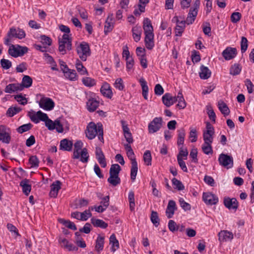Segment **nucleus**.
Returning a JSON list of instances; mask_svg holds the SVG:
<instances>
[{"instance_id": "nucleus-1", "label": "nucleus", "mask_w": 254, "mask_h": 254, "mask_svg": "<svg viewBox=\"0 0 254 254\" xmlns=\"http://www.w3.org/2000/svg\"><path fill=\"white\" fill-rule=\"evenodd\" d=\"M28 116L30 120L35 124H38L40 121L44 122L46 127L51 130L55 129L57 132L62 133L64 129L68 130L69 129V126L66 121L57 119L55 121H53L49 119L47 114L41 111L35 112L32 110H30L28 113Z\"/></svg>"}, {"instance_id": "nucleus-2", "label": "nucleus", "mask_w": 254, "mask_h": 254, "mask_svg": "<svg viewBox=\"0 0 254 254\" xmlns=\"http://www.w3.org/2000/svg\"><path fill=\"white\" fill-rule=\"evenodd\" d=\"M59 27V29L64 33L62 37L59 38V50L62 54L64 55L66 51L71 49L70 30L68 26L64 25H60Z\"/></svg>"}, {"instance_id": "nucleus-3", "label": "nucleus", "mask_w": 254, "mask_h": 254, "mask_svg": "<svg viewBox=\"0 0 254 254\" xmlns=\"http://www.w3.org/2000/svg\"><path fill=\"white\" fill-rule=\"evenodd\" d=\"M143 28L145 35V44L146 47L149 50L154 46L153 28L151 21L148 18H144L143 21Z\"/></svg>"}, {"instance_id": "nucleus-4", "label": "nucleus", "mask_w": 254, "mask_h": 254, "mask_svg": "<svg viewBox=\"0 0 254 254\" xmlns=\"http://www.w3.org/2000/svg\"><path fill=\"white\" fill-rule=\"evenodd\" d=\"M85 134L89 139H93L97 135L99 140L103 141V129L101 123H89L86 127Z\"/></svg>"}, {"instance_id": "nucleus-5", "label": "nucleus", "mask_w": 254, "mask_h": 254, "mask_svg": "<svg viewBox=\"0 0 254 254\" xmlns=\"http://www.w3.org/2000/svg\"><path fill=\"white\" fill-rule=\"evenodd\" d=\"M83 143L80 140H77L74 144L73 157L79 159L82 162H87L89 155L86 148H83Z\"/></svg>"}, {"instance_id": "nucleus-6", "label": "nucleus", "mask_w": 254, "mask_h": 254, "mask_svg": "<svg viewBox=\"0 0 254 254\" xmlns=\"http://www.w3.org/2000/svg\"><path fill=\"white\" fill-rule=\"evenodd\" d=\"M37 103L39 107L45 111H51L55 107V102L50 98L47 97L43 94H38L36 96Z\"/></svg>"}, {"instance_id": "nucleus-7", "label": "nucleus", "mask_w": 254, "mask_h": 254, "mask_svg": "<svg viewBox=\"0 0 254 254\" xmlns=\"http://www.w3.org/2000/svg\"><path fill=\"white\" fill-rule=\"evenodd\" d=\"M26 36L25 31L19 28H11L7 33V37L4 40V44L6 45H9L10 40L12 38H16L19 39H22Z\"/></svg>"}, {"instance_id": "nucleus-8", "label": "nucleus", "mask_w": 254, "mask_h": 254, "mask_svg": "<svg viewBox=\"0 0 254 254\" xmlns=\"http://www.w3.org/2000/svg\"><path fill=\"white\" fill-rule=\"evenodd\" d=\"M9 54L14 58L22 57L28 52V48L26 46H21L19 45H8Z\"/></svg>"}, {"instance_id": "nucleus-9", "label": "nucleus", "mask_w": 254, "mask_h": 254, "mask_svg": "<svg viewBox=\"0 0 254 254\" xmlns=\"http://www.w3.org/2000/svg\"><path fill=\"white\" fill-rule=\"evenodd\" d=\"M172 21L176 24L175 28V36L180 37L186 27V22L183 18L179 16H175L172 19Z\"/></svg>"}, {"instance_id": "nucleus-10", "label": "nucleus", "mask_w": 254, "mask_h": 254, "mask_svg": "<svg viewBox=\"0 0 254 254\" xmlns=\"http://www.w3.org/2000/svg\"><path fill=\"white\" fill-rule=\"evenodd\" d=\"M214 133L215 131L213 127L209 123H206V128L203 130L204 142L212 143Z\"/></svg>"}, {"instance_id": "nucleus-11", "label": "nucleus", "mask_w": 254, "mask_h": 254, "mask_svg": "<svg viewBox=\"0 0 254 254\" xmlns=\"http://www.w3.org/2000/svg\"><path fill=\"white\" fill-rule=\"evenodd\" d=\"M11 131L9 127L3 126H0V141L5 144H9L11 139Z\"/></svg>"}, {"instance_id": "nucleus-12", "label": "nucleus", "mask_w": 254, "mask_h": 254, "mask_svg": "<svg viewBox=\"0 0 254 254\" xmlns=\"http://www.w3.org/2000/svg\"><path fill=\"white\" fill-rule=\"evenodd\" d=\"M76 51L79 58L83 61H85L87 57L90 55L89 45L85 42H82L78 45L76 47Z\"/></svg>"}, {"instance_id": "nucleus-13", "label": "nucleus", "mask_w": 254, "mask_h": 254, "mask_svg": "<svg viewBox=\"0 0 254 254\" xmlns=\"http://www.w3.org/2000/svg\"><path fill=\"white\" fill-rule=\"evenodd\" d=\"M163 125V119L161 117H156L148 124V129L149 133H154L159 130Z\"/></svg>"}, {"instance_id": "nucleus-14", "label": "nucleus", "mask_w": 254, "mask_h": 254, "mask_svg": "<svg viewBox=\"0 0 254 254\" xmlns=\"http://www.w3.org/2000/svg\"><path fill=\"white\" fill-rule=\"evenodd\" d=\"M218 161L221 166L227 169L232 168L233 165V158L226 154H221L219 155Z\"/></svg>"}, {"instance_id": "nucleus-15", "label": "nucleus", "mask_w": 254, "mask_h": 254, "mask_svg": "<svg viewBox=\"0 0 254 254\" xmlns=\"http://www.w3.org/2000/svg\"><path fill=\"white\" fill-rule=\"evenodd\" d=\"M237 54L236 49L230 47H227L222 53L223 58L226 61H229L235 58Z\"/></svg>"}, {"instance_id": "nucleus-16", "label": "nucleus", "mask_w": 254, "mask_h": 254, "mask_svg": "<svg viewBox=\"0 0 254 254\" xmlns=\"http://www.w3.org/2000/svg\"><path fill=\"white\" fill-rule=\"evenodd\" d=\"M100 92L104 97L108 99H111L113 96L112 88L111 85L106 82L103 83L100 88Z\"/></svg>"}, {"instance_id": "nucleus-17", "label": "nucleus", "mask_w": 254, "mask_h": 254, "mask_svg": "<svg viewBox=\"0 0 254 254\" xmlns=\"http://www.w3.org/2000/svg\"><path fill=\"white\" fill-rule=\"evenodd\" d=\"M203 200L208 205L215 204L218 202V198L213 193L209 192H206L203 193Z\"/></svg>"}, {"instance_id": "nucleus-18", "label": "nucleus", "mask_w": 254, "mask_h": 254, "mask_svg": "<svg viewBox=\"0 0 254 254\" xmlns=\"http://www.w3.org/2000/svg\"><path fill=\"white\" fill-rule=\"evenodd\" d=\"M114 18L113 14H109L105 21L104 25V33L105 34H108L112 31L114 26Z\"/></svg>"}, {"instance_id": "nucleus-19", "label": "nucleus", "mask_w": 254, "mask_h": 254, "mask_svg": "<svg viewBox=\"0 0 254 254\" xmlns=\"http://www.w3.org/2000/svg\"><path fill=\"white\" fill-rule=\"evenodd\" d=\"M218 240L220 243L231 241L234 237L233 234L227 230H222L218 234Z\"/></svg>"}, {"instance_id": "nucleus-20", "label": "nucleus", "mask_w": 254, "mask_h": 254, "mask_svg": "<svg viewBox=\"0 0 254 254\" xmlns=\"http://www.w3.org/2000/svg\"><path fill=\"white\" fill-rule=\"evenodd\" d=\"M59 243L61 246L69 251H77V248L75 247L73 244L69 243L67 240L62 237H59Z\"/></svg>"}, {"instance_id": "nucleus-21", "label": "nucleus", "mask_w": 254, "mask_h": 254, "mask_svg": "<svg viewBox=\"0 0 254 254\" xmlns=\"http://www.w3.org/2000/svg\"><path fill=\"white\" fill-rule=\"evenodd\" d=\"M224 205L229 209H237L238 207V202L235 198L226 197L224 198Z\"/></svg>"}, {"instance_id": "nucleus-22", "label": "nucleus", "mask_w": 254, "mask_h": 254, "mask_svg": "<svg viewBox=\"0 0 254 254\" xmlns=\"http://www.w3.org/2000/svg\"><path fill=\"white\" fill-rule=\"evenodd\" d=\"M62 183L59 181H56L51 185V190L49 195L51 197L55 198L57 196L59 190L61 189Z\"/></svg>"}, {"instance_id": "nucleus-23", "label": "nucleus", "mask_w": 254, "mask_h": 254, "mask_svg": "<svg viewBox=\"0 0 254 254\" xmlns=\"http://www.w3.org/2000/svg\"><path fill=\"white\" fill-rule=\"evenodd\" d=\"M95 155L96 158L101 166L103 168H105L107 166L106 161L104 154L100 148L96 147Z\"/></svg>"}, {"instance_id": "nucleus-24", "label": "nucleus", "mask_w": 254, "mask_h": 254, "mask_svg": "<svg viewBox=\"0 0 254 254\" xmlns=\"http://www.w3.org/2000/svg\"><path fill=\"white\" fill-rule=\"evenodd\" d=\"M176 209L177 206L176 202L173 200H169L166 210V215L167 217L168 218H172Z\"/></svg>"}, {"instance_id": "nucleus-25", "label": "nucleus", "mask_w": 254, "mask_h": 254, "mask_svg": "<svg viewBox=\"0 0 254 254\" xmlns=\"http://www.w3.org/2000/svg\"><path fill=\"white\" fill-rule=\"evenodd\" d=\"M20 91H22V86L18 83L9 84L4 89L5 92L7 93H12Z\"/></svg>"}, {"instance_id": "nucleus-26", "label": "nucleus", "mask_w": 254, "mask_h": 254, "mask_svg": "<svg viewBox=\"0 0 254 254\" xmlns=\"http://www.w3.org/2000/svg\"><path fill=\"white\" fill-rule=\"evenodd\" d=\"M132 36L134 41L138 42L140 41L142 34V29L141 26L136 25L133 26L131 29Z\"/></svg>"}, {"instance_id": "nucleus-27", "label": "nucleus", "mask_w": 254, "mask_h": 254, "mask_svg": "<svg viewBox=\"0 0 254 254\" xmlns=\"http://www.w3.org/2000/svg\"><path fill=\"white\" fill-rule=\"evenodd\" d=\"M64 75L65 78L70 81H76L78 79V75L74 69L69 68L64 70Z\"/></svg>"}, {"instance_id": "nucleus-28", "label": "nucleus", "mask_w": 254, "mask_h": 254, "mask_svg": "<svg viewBox=\"0 0 254 254\" xmlns=\"http://www.w3.org/2000/svg\"><path fill=\"white\" fill-rule=\"evenodd\" d=\"M73 146V143L67 139H64L60 142V149L64 151H71Z\"/></svg>"}, {"instance_id": "nucleus-29", "label": "nucleus", "mask_w": 254, "mask_h": 254, "mask_svg": "<svg viewBox=\"0 0 254 254\" xmlns=\"http://www.w3.org/2000/svg\"><path fill=\"white\" fill-rule=\"evenodd\" d=\"M20 186L22 187L23 192L26 195H28L31 190V185L29 180L27 179L22 180L20 183Z\"/></svg>"}, {"instance_id": "nucleus-30", "label": "nucleus", "mask_w": 254, "mask_h": 254, "mask_svg": "<svg viewBox=\"0 0 254 254\" xmlns=\"http://www.w3.org/2000/svg\"><path fill=\"white\" fill-rule=\"evenodd\" d=\"M162 102L166 106L170 107L175 102V97L169 93H166L162 97Z\"/></svg>"}, {"instance_id": "nucleus-31", "label": "nucleus", "mask_w": 254, "mask_h": 254, "mask_svg": "<svg viewBox=\"0 0 254 254\" xmlns=\"http://www.w3.org/2000/svg\"><path fill=\"white\" fill-rule=\"evenodd\" d=\"M198 11L194 9L190 8L189 12L185 21L187 25H190L193 23L197 15Z\"/></svg>"}, {"instance_id": "nucleus-32", "label": "nucleus", "mask_w": 254, "mask_h": 254, "mask_svg": "<svg viewBox=\"0 0 254 254\" xmlns=\"http://www.w3.org/2000/svg\"><path fill=\"white\" fill-rule=\"evenodd\" d=\"M99 105V102L94 98L89 99L86 103L87 109L90 112L94 111Z\"/></svg>"}, {"instance_id": "nucleus-33", "label": "nucleus", "mask_w": 254, "mask_h": 254, "mask_svg": "<svg viewBox=\"0 0 254 254\" xmlns=\"http://www.w3.org/2000/svg\"><path fill=\"white\" fill-rule=\"evenodd\" d=\"M178 102L177 107L180 109H183L185 108L187 106V103L182 92H179L178 93L177 96L175 97V102Z\"/></svg>"}, {"instance_id": "nucleus-34", "label": "nucleus", "mask_w": 254, "mask_h": 254, "mask_svg": "<svg viewBox=\"0 0 254 254\" xmlns=\"http://www.w3.org/2000/svg\"><path fill=\"white\" fill-rule=\"evenodd\" d=\"M199 74L201 79H206L210 77L211 72L207 67L201 65L200 67Z\"/></svg>"}, {"instance_id": "nucleus-35", "label": "nucleus", "mask_w": 254, "mask_h": 254, "mask_svg": "<svg viewBox=\"0 0 254 254\" xmlns=\"http://www.w3.org/2000/svg\"><path fill=\"white\" fill-rule=\"evenodd\" d=\"M139 82L141 86L142 96L145 100L148 99V87L147 84V82L144 78L143 77L140 78L139 80Z\"/></svg>"}, {"instance_id": "nucleus-36", "label": "nucleus", "mask_w": 254, "mask_h": 254, "mask_svg": "<svg viewBox=\"0 0 254 254\" xmlns=\"http://www.w3.org/2000/svg\"><path fill=\"white\" fill-rule=\"evenodd\" d=\"M33 80L31 77L28 75H24L22 79L21 83H20V85L22 86V90L24 88H28L31 86L32 84Z\"/></svg>"}, {"instance_id": "nucleus-37", "label": "nucleus", "mask_w": 254, "mask_h": 254, "mask_svg": "<svg viewBox=\"0 0 254 254\" xmlns=\"http://www.w3.org/2000/svg\"><path fill=\"white\" fill-rule=\"evenodd\" d=\"M75 67L79 74L82 75L88 74L87 69L79 60H77L76 61Z\"/></svg>"}, {"instance_id": "nucleus-38", "label": "nucleus", "mask_w": 254, "mask_h": 254, "mask_svg": "<svg viewBox=\"0 0 254 254\" xmlns=\"http://www.w3.org/2000/svg\"><path fill=\"white\" fill-rule=\"evenodd\" d=\"M124 147L127 151V155L129 159L130 160L131 163H133L134 161H136L134 152L131 148L130 145L128 144H125Z\"/></svg>"}, {"instance_id": "nucleus-39", "label": "nucleus", "mask_w": 254, "mask_h": 254, "mask_svg": "<svg viewBox=\"0 0 254 254\" xmlns=\"http://www.w3.org/2000/svg\"><path fill=\"white\" fill-rule=\"evenodd\" d=\"M81 81L83 84L87 87H93L96 84V80L90 77H84Z\"/></svg>"}, {"instance_id": "nucleus-40", "label": "nucleus", "mask_w": 254, "mask_h": 254, "mask_svg": "<svg viewBox=\"0 0 254 254\" xmlns=\"http://www.w3.org/2000/svg\"><path fill=\"white\" fill-rule=\"evenodd\" d=\"M110 244L112 245V251L114 252L119 248V243L116 239L115 234H112L110 237Z\"/></svg>"}, {"instance_id": "nucleus-41", "label": "nucleus", "mask_w": 254, "mask_h": 254, "mask_svg": "<svg viewBox=\"0 0 254 254\" xmlns=\"http://www.w3.org/2000/svg\"><path fill=\"white\" fill-rule=\"evenodd\" d=\"M218 107L220 112L226 116L229 114L230 110L227 105L222 101H220L218 103Z\"/></svg>"}, {"instance_id": "nucleus-42", "label": "nucleus", "mask_w": 254, "mask_h": 254, "mask_svg": "<svg viewBox=\"0 0 254 254\" xmlns=\"http://www.w3.org/2000/svg\"><path fill=\"white\" fill-rule=\"evenodd\" d=\"M104 238L101 236H98L96 241L95 250L100 253L104 248Z\"/></svg>"}, {"instance_id": "nucleus-43", "label": "nucleus", "mask_w": 254, "mask_h": 254, "mask_svg": "<svg viewBox=\"0 0 254 254\" xmlns=\"http://www.w3.org/2000/svg\"><path fill=\"white\" fill-rule=\"evenodd\" d=\"M113 85L116 89L119 91H123L125 88L124 82L121 78L116 79Z\"/></svg>"}, {"instance_id": "nucleus-44", "label": "nucleus", "mask_w": 254, "mask_h": 254, "mask_svg": "<svg viewBox=\"0 0 254 254\" xmlns=\"http://www.w3.org/2000/svg\"><path fill=\"white\" fill-rule=\"evenodd\" d=\"M91 223L95 227L103 229L107 228L108 226V224L101 219L92 218L91 219Z\"/></svg>"}, {"instance_id": "nucleus-45", "label": "nucleus", "mask_w": 254, "mask_h": 254, "mask_svg": "<svg viewBox=\"0 0 254 254\" xmlns=\"http://www.w3.org/2000/svg\"><path fill=\"white\" fill-rule=\"evenodd\" d=\"M131 164L130 179L133 182L135 180L138 171L137 163L136 161H134Z\"/></svg>"}, {"instance_id": "nucleus-46", "label": "nucleus", "mask_w": 254, "mask_h": 254, "mask_svg": "<svg viewBox=\"0 0 254 254\" xmlns=\"http://www.w3.org/2000/svg\"><path fill=\"white\" fill-rule=\"evenodd\" d=\"M189 138L191 142H195L197 140V131L195 127H190Z\"/></svg>"}, {"instance_id": "nucleus-47", "label": "nucleus", "mask_w": 254, "mask_h": 254, "mask_svg": "<svg viewBox=\"0 0 254 254\" xmlns=\"http://www.w3.org/2000/svg\"><path fill=\"white\" fill-rule=\"evenodd\" d=\"M242 70V67L239 64H235L230 69V74L233 75L239 74Z\"/></svg>"}, {"instance_id": "nucleus-48", "label": "nucleus", "mask_w": 254, "mask_h": 254, "mask_svg": "<svg viewBox=\"0 0 254 254\" xmlns=\"http://www.w3.org/2000/svg\"><path fill=\"white\" fill-rule=\"evenodd\" d=\"M134 60L133 58L126 61L127 71L128 73H132L134 70Z\"/></svg>"}, {"instance_id": "nucleus-49", "label": "nucleus", "mask_w": 254, "mask_h": 254, "mask_svg": "<svg viewBox=\"0 0 254 254\" xmlns=\"http://www.w3.org/2000/svg\"><path fill=\"white\" fill-rule=\"evenodd\" d=\"M179 153L177 156V159H182L183 160H186L188 155V151L186 148L182 146L180 147Z\"/></svg>"}, {"instance_id": "nucleus-50", "label": "nucleus", "mask_w": 254, "mask_h": 254, "mask_svg": "<svg viewBox=\"0 0 254 254\" xmlns=\"http://www.w3.org/2000/svg\"><path fill=\"white\" fill-rule=\"evenodd\" d=\"M178 140H177V144L178 146H183L184 140H185V137L186 135L185 131L184 129H181L179 130H178Z\"/></svg>"}, {"instance_id": "nucleus-51", "label": "nucleus", "mask_w": 254, "mask_h": 254, "mask_svg": "<svg viewBox=\"0 0 254 254\" xmlns=\"http://www.w3.org/2000/svg\"><path fill=\"white\" fill-rule=\"evenodd\" d=\"M211 143H204L202 144L201 148L203 153L206 155L211 154L213 152Z\"/></svg>"}, {"instance_id": "nucleus-52", "label": "nucleus", "mask_w": 254, "mask_h": 254, "mask_svg": "<svg viewBox=\"0 0 254 254\" xmlns=\"http://www.w3.org/2000/svg\"><path fill=\"white\" fill-rule=\"evenodd\" d=\"M143 161L144 164L147 166H150L151 165L152 156L151 152L149 150L145 151L143 154Z\"/></svg>"}, {"instance_id": "nucleus-53", "label": "nucleus", "mask_w": 254, "mask_h": 254, "mask_svg": "<svg viewBox=\"0 0 254 254\" xmlns=\"http://www.w3.org/2000/svg\"><path fill=\"white\" fill-rule=\"evenodd\" d=\"M172 185L175 189H177L178 190H184L185 187L184 185L180 181L178 180L176 178H173L172 180Z\"/></svg>"}, {"instance_id": "nucleus-54", "label": "nucleus", "mask_w": 254, "mask_h": 254, "mask_svg": "<svg viewBox=\"0 0 254 254\" xmlns=\"http://www.w3.org/2000/svg\"><path fill=\"white\" fill-rule=\"evenodd\" d=\"M145 10V5L139 3L134 6L133 13L135 16H139L142 13L144 12Z\"/></svg>"}, {"instance_id": "nucleus-55", "label": "nucleus", "mask_w": 254, "mask_h": 254, "mask_svg": "<svg viewBox=\"0 0 254 254\" xmlns=\"http://www.w3.org/2000/svg\"><path fill=\"white\" fill-rule=\"evenodd\" d=\"M121 171V167L117 164H113L111 166L110 169V175L119 176Z\"/></svg>"}, {"instance_id": "nucleus-56", "label": "nucleus", "mask_w": 254, "mask_h": 254, "mask_svg": "<svg viewBox=\"0 0 254 254\" xmlns=\"http://www.w3.org/2000/svg\"><path fill=\"white\" fill-rule=\"evenodd\" d=\"M59 221L64 225L66 227L73 230H76V227L75 225L72 222L68 221V220H65L63 219H60L59 220Z\"/></svg>"}, {"instance_id": "nucleus-57", "label": "nucleus", "mask_w": 254, "mask_h": 254, "mask_svg": "<svg viewBox=\"0 0 254 254\" xmlns=\"http://www.w3.org/2000/svg\"><path fill=\"white\" fill-rule=\"evenodd\" d=\"M108 181L111 185L116 186L120 183L121 180L119 176L110 175Z\"/></svg>"}, {"instance_id": "nucleus-58", "label": "nucleus", "mask_w": 254, "mask_h": 254, "mask_svg": "<svg viewBox=\"0 0 254 254\" xmlns=\"http://www.w3.org/2000/svg\"><path fill=\"white\" fill-rule=\"evenodd\" d=\"M21 109L17 107H11L9 108L6 112V115L8 117H11L19 113Z\"/></svg>"}, {"instance_id": "nucleus-59", "label": "nucleus", "mask_w": 254, "mask_h": 254, "mask_svg": "<svg viewBox=\"0 0 254 254\" xmlns=\"http://www.w3.org/2000/svg\"><path fill=\"white\" fill-rule=\"evenodd\" d=\"M206 111L210 120H211L213 123H215L216 115L212 109V107L210 105H207L206 106Z\"/></svg>"}, {"instance_id": "nucleus-60", "label": "nucleus", "mask_w": 254, "mask_h": 254, "mask_svg": "<svg viewBox=\"0 0 254 254\" xmlns=\"http://www.w3.org/2000/svg\"><path fill=\"white\" fill-rule=\"evenodd\" d=\"M39 161L36 156H32L29 159V164L31 168H37L39 166Z\"/></svg>"}, {"instance_id": "nucleus-61", "label": "nucleus", "mask_w": 254, "mask_h": 254, "mask_svg": "<svg viewBox=\"0 0 254 254\" xmlns=\"http://www.w3.org/2000/svg\"><path fill=\"white\" fill-rule=\"evenodd\" d=\"M32 127V125L30 123L23 125L18 127L16 130L19 133H22L24 132L30 130Z\"/></svg>"}, {"instance_id": "nucleus-62", "label": "nucleus", "mask_w": 254, "mask_h": 254, "mask_svg": "<svg viewBox=\"0 0 254 254\" xmlns=\"http://www.w3.org/2000/svg\"><path fill=\"white\" fill-rule=\"evenodd\" d=\"M93 207H90L88 210H86L83 212H80L81 221H86L91 216L90 210H93Z\"/></svg>"}, {"instance_id": "nucleus-63", "label": "nucleus", "mask_w": 254, "mask_h": 254, "mask_svg": "<svg viewBox=\"0 0 254 254\" xmlns=\"http://www.w3.org/2000/svg\"><path fill=\"white\" fill-rule=\"evenodd\" d=\"M123 58L125 59V60H127L128 59H131L132 57L130 55V52L128 50V48L127 45H125L123 48V53H122Z\"/></svg>"}, {"instance_id": "nucleus-64", "label": "nucleus", "mask_w": 254, "mask_h": 254, "mask_svg": "<svg viewBox=\"0 0 254 254\" xmlns=\"http://www.w3.org/2000/svg\"><path fill=\"white\" fill-rule=\"evenodd\" d=\"M15 99L20 104L25 105L27 103V99L25 95H17L14 97Z\"/></svg>"}]
</instances>
